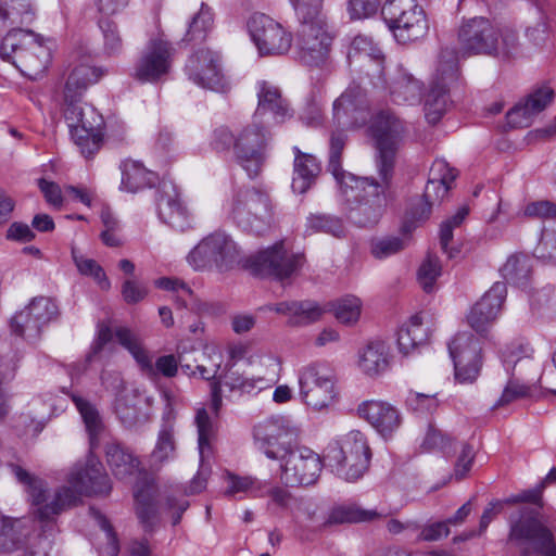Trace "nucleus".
Here are the masks:
<instances>
[{
    "instance_id": "f257e3e1",
    "label": "nucleus",
    "mask_w": 556,
    "mask_h": 556,
    "mask_svg": "<svg viewBox=\"0 0 556 556\" xmlns=\"http://www.w3.org/2000/svg\"><path fill=\"white\" fill-rule=\"evenodd\" d=\"M370 131L376 142L375 162L378 177H364L367 182L358 188L356 184L342 188L346 200L353 201L348 218L359 227L376 225L391 201L395 157L406 129L403 122L387 110L375 116Z\"/></svg>"
},
{
    "instance_id": "f03ea898",
    "label": "nucleus",
    "mask_w": 556,
    "mask_h": 556,
    "mask_svg": "<svg viewBox=\"0 0 556 556\" xmlns=\"http://www.w3.org/2000/svg\"><path fill=\"white\" fill-rule=\"evenodd\" d=\"M12 473L27 485L31 502L37 506V515L41 521H50L63 510L77 505L83 495H108L112 483L102 464L92 454L85 462L74 465L67 476V485L59 488L53 495L41 480L30 476L17 465L10 466Z\"/></svg>"
},
{
    "instance_id": "7ed1b4c3",
    "label": "nucleus",
    "mask_w": 556,
    "mask_h": 556,
    "mask_svg": "<svg viewBox=\"0 0 556 556\" xmlns=\"http://www.w3.org/2000/svg\"><path fill=\"white\" fill-rule=\"evenodd\" d=\"M458 47L463 54L492 55L507 59L518 52V36L514 30H501L489 18L475 16L459 26Z\"/></svg>"
},
{
    "instance_id": "20e7f679",
    "label": "nucleus",
    "mask_w": 556,
    "mask_h": 556,
    "mask_svg": "<svg viewBox=\"0 0 556 556\" xmlns=\"http://www.w3.org/2000/svg\"><path fill=\"white\" fill-rule=\"evenodd\" d=\"M52 41L28 29H10L0 43V58L30 79H37L51 62Z\"/></svg>"
},
{
    "instance_id": "39448f33",
    "label": "nucleus",
    "mask_w": 556,
    "mask_h": 556,
    "mask_svg": "<svg viewBox=\"0 0 556 556\" xmlns=\"http://www.w3.org/2000/svg\"><path fill=\"white\" fill-rule=\"evenodd\" d=\"M370 456L367 439L359 430H351L332 440L325 455L337 476L350 482L363 477Z\"/></svg>"
},
{
    "instance_id": "423d86ee",
    "label": "nucleus",
    "mask_w": 556,
    "mask_h": 556,
    "mask_svg": "<svg viewBox=\"0 0 556 556\" xmlns=\"http://www.w3.org/2000/svg\"><path fill=\"white\" fill-rule=\"evenodd\" d=\"M323 2L305 3L303 12L294 10L300 26L296 33L299 55L308 65H319L328 58L332 37L326 29Z\"/></svg>"
},
{
    "instance_id": "0eeeda50",
    "label": "nucleus",
    "mask_w": 556,
    "mask_h": 556,
    "mask_svg": "<svg viewBox=\"0 0 556 556\" xmlns=\"http://www.w3.org/2000/svg\"><path fill=\"white\" fill-rule=\"evenodd\" d=\"M509 540L517 543L526 556H556V538L540 519L536 507H523L510 521Z\"/></svg>"
},
{
    "instance_id": "6e6552de",
    "label": "nucleus",
    "mask_w": 556,
    "mask_h": 556,
    "mask_svg": "<svg viewBox=\"0 0 556 556\" xmlns=\"http://www.w3.org/2000/svg\"><path fill=\"white\" fill-rule=\"evenodd\" d=\"M241 250L233 239L223 231L204 237L186 256L189 266L195 271H226L241 262Z\"/></svg>"
},
{
    "instance_id": "1a4fd4ad",
    "label": "nucleus",
    "mask_w": 556,
    "mask_h": 556,
    "mask_svg": "<svg viewBox=\"0 0 556 556\" xmlns=\"http://www.w3.org/2000/svg\"><path fill=\"white\" fill-rule=\"evenodd\" d=\"M64 117L71 137L86 157L93 156L103 139L104 121L102 115L90 104L79 103V99L65 101Z\"/></svg>"
},
{
    "instance_id": "9d476101",
    "label": "nucleus",
    "mask_w": 556,
    "mask_h": 556,
    "mask_svg": "<svg viewBox=\"0 0 556 556\" xmlns=\"http://www.w3.org/2000/svg\"><path fill=\"white\" fill-rule=\"evenodd\" d=\"M232 217L243 230L265 233L274 225V210L268 193L256 187L240 189L233 199Z\"/></svg>"
},
{
    "instance_id": "9b49d317",
    "label": "nucleus",
    "mask_w": 556,
    "mask_h": 556,
    "mask_svg": "<svg viewBox=\"0 0 556 556\" xmlns=\"http://www.w3.org/2000/svg\"><path fill=\"white\" fill-rule=\"evenodd\" d=\"M382 15L399 43L417 41L428 33L426 12L417 0H387Z\"/></svg>"
},
{
    "instance_id": "f8f14e48",
    "label": "nucleus",
    "mask_w": 556,
    "mask_h": 556,
    "mask_svg": "<svg viewBox=\"0 0 556 556\" xmlns=\"http://www.w3.org/2000/svg\"><path fill=\"white\" fill-rule=\"evenodd\" d=\"M270 140L268 126L261 121H255L254 117L237 134L235 155L251 178L260 174L267 157Z\"/></svg>"
},
{
    "instance_id": "ddd939ff",
    "label": "nucleus",
    "mask_w": 556,
    "mask_h": 556,
    "mask_svg": "<svg viewBox=\"0 0 556 556\" xmlns=\"http://www.w3.org/2000/svg\"><path fill=\"white\" fill-rule=\"evenodd\" d=\"M300 396L315 412L328 410L337 400L334 379L321 364L303 366L298 374Z\"/></svg>"
},
{
    "instance_id": "4468645a",
    "label": "nucleus",
    "mask_w": 556,
    "mask_h": 556,
    "mask_svg": "<svg viewBox=\"0 0 556 556\" xmlns=\"http://www.w3.org/2000/svg\"><path fill=\"white\" fill-rule=\"evenodd\" d=\"M298 430L293 421L282 415L271 416L258 422L253 430L257 448L269 459L280 458L288 453Z\"/></svg>"
},
{
    "instance_id": "2eb2a0df",
    "label": "nucleus",
    "mask_w": 556,
    "mask_h": 556,
    "mask_svg": "<svg viewBox=\"0 0 556 556\" xmlns=\"http://www.w3.org/2000/svg\"><path fill=\"white\" fill-rule=\"evenodd\" d=\"M274 460L280 463V480L287 486L312 485L323 469L320 456L305 446H291L286 455Z\"/></svg>"
},
{
    "instance_id": "dca6fc26",
    "label": "nucleus",
    "mask_w": 556,
    "mask_h": 556,
    "mask_svg": "<svg viewBox=\"0 0 556 556\" xmlns=\"http://www.w3.org/2000/svg\"><path fill=\"white\" fill-rule=\"evenodd\" d=\"M248 30L261 55H282L292 45V35L280 23L263 13H254Z\"/></svg>"
},
{
    "instance_id": "f3484780",
    "label": "nucleus",
    "mask_w": 556,
    "mask_h": 556,
    "mask_svg": "<svg viewBox=\"0 0 556 556\" xmlns=\"http://www.w3.org/2000/svg\"><path fill=\"white\" fill-rule=\"evenodd\" d=\"M250 366L265 367L263 375H245L238 371H229L224 379V386L238 395L257 394L263 390L275 386L280 379L281 362L277 356H253Z\"/></svg>"
},
{
    "instance_id": "a211bd4d",
    "label": "nucleus",
    "mask_w": 556,
    "mask_h": 556,
    "mask_svg": "<svg viewBox=\"0 0 556 556\" xmlns=\"http://www.w3.org/2000/svg\"><path fill=\"white\" fill-rule=\"evenodd\" d=\"M528 346L511 344L503 351V363L511 378L507 382L496 406H505L516 400L531 395L533 384L520 383L518 378L526 377L525 370L534 367L533 361L528 355Z\"/></svg>"
},
{
    "instance_id": "6ab92c4d",
    "label": "nucleus",
    "mask_w": 556,
    "mask_h": 556,
    "mask_svg": "<svg viewBox=\"0 0 556 556\" xmlns=\"http://www.w3.org/2000/svg\"><path fill=\"white\" fill-rule=\"evenodd\" d=\"M115 337L118 343L124 346L135 358L141 372L150 379H155L159 375L166 378L176 376L178 371V362L174 355L160 356L155 363L152 356L143 346L140 338L127 328H117Z\"/></svg>"
},
{
    "instance_id": "aec40b11",
    "label": "nucleus",
    "mask_w": 556,
    "mask_h": 556,
    "mask_svg": "<svg viewBox=\"0 0 556 556\" xmlns=\"http://www.w3.org/2000/svg\"><path fill=\"white\" fill-rule=\"evenodd\" d=\"M454 363L455 379L459 383H472L482 367L481 345L471 332H458L448 343Z\"/></svg>"
},
{
    "instance_id": "412c9836",
    "label": "nucleus",
    "mask_w": 556,
    "mask_h": 556,
    "mask_svg": "<svg viewBox=\"0 0 556 556\" xmlns=\"http://www.w3.org/2000/svg\"><path fill=\"white\" fill-rule=\"evenodd\" d=\"M186 73L195 85L217 92H226L230 84L223 73L220 55L210 49H201L192 54Z\"/></svg>"
},
{
    "instance_id": "4be33fe9",
    "label": "nucleus",
    "mask_w": 556,
    "mask_h": 556,
    "mask_svg": "<svg viewBox=\"0 0 556 556\" xmlns=\"http://www.w3.org/2000/svg\"><path fill=\"white\" fill-rule=\"evenodd\" d=\"M55 303L45 296L35 298L25 308L11 319V329L27 340L39 338L42 328L56 317Z\"/></svg>"
},
{
    "instance_id": "5701e85b",
    "label": "nucleus",
    "mask_w": 556,
    "mask_h": 556,
    "mask_svg": "<svg viewBox=\"0 0 556 556\" xmlns=\"http://www.w3.org/2000/svg\"><path fill=\"white\" fill-rule=\"evenodd\" d=\"M174 49L163 39H151L142 50L134 68V77L142 83H155L167 75Z\"/></svg>"
},
{
    "instance_id": "b1692460",
    "label": "nucleus",
    "mask_w": 556,
    "mask_h": 556,
    "mask_svg": "<svg viewBox=\"0 0 556 556\" xmlns=\"http://www.w3.org/2000/svg\"><path fill=\"white\" fill-rule=\"evenodd\" d=\"M250 266L260 275L274 276L277 279L291 277L303 264L300 254H289L282 242L260 251L249 260Z\"/></svg>"
},
{
    "instance_id": "393cba45",
    "label": "nucleus",
    "mask_w": 556,
    "mask_h": 556,
    "mask_svg": "<svg viewBox=\"0 0 556 556\" xmlns=\"http://www.w3.org/2000/svg\"><path fill=\"white\" fill-rule=\"evenodd\" d=\"M157 194V214L163 223L177 231L192 228L193 218L173 182L163 181Z\"/></svg>"
},
{
    "instance_id": "a878e982",
    "label": "nucleus",
    "mask_w": 556,
    "mask_h": 556,
    "mask_svg": "<svg viewBox=\"0 0 556 556\" xmlns=\"http://www.w3.org/2000/svg\"><path fill=\"white\" fill-rule=\"evenodd\" d=\"M507 295L505 282H495L471 307L467 315L469 326L483 333L496 320Z\"/></svg>"
},
{
    "instance_id": "bb28decb",
    "label": "nucleus",
    "mask_w": 556,
    "mask_h": 556,
    "mask_svg": "<svg viewBox=\"0 0 556 556\" xmlns=\"http://www.w3.org/2000/svg\"><path fill=\"white\" fill-rule=\"evenodd\" d=\"M438 74L439 80L431 86L425 101V117L430 124H437L446 112L448 105L446 84L456 79V60L452 58L446 62L441 61Z\"/></svg>"
},
{
    "instance_id": "cd10ccee",
    "label": "nucleus",
    "mask_w": 556,
    "mask_h": 556,
    "mask_svg": "<svg viewBox=\"0 0 556 556\" xmlns=\"http://www.w3.org/2000/svg\"><path fill=\"white\" fill-rule=\"evenodd\" d=\"M357 415L383 438L391 437L402 425L400 410L382 400H367L357 406Z\"/></svg>"
},
{
    "instance_id": "c85d7f7f",
    "label": "nucleus",
    "mask_w": 556,
    "mask_h": 556,
    "mask_svg": "<svg viewBox=\"0 0 556 556\" xmlns=\"http://www.w3.org/2000/svg\"><path fill=\"white\" fill-rule=\"evenodd\" d=\"M367 102L359 86H350L333 102V121L339 127H358L367 121Z\"/></svg>"
},
{
    "instance_id": "c756f323",
    "label": "nucleus",
    "mask_w": 556,
    "mask_h": 556,
    "mask_svg": "<svg viewBox=\"0 0 556 556\" xmlns=\"http://www.w3.org/2000/svg\"><path fill=\"white\" fill-rule=\"evenodd\" d=\"M257 108L253 117L269 126L271 124H281L291 117L289 105L281 97L278 87L261 81L257 84Z\"/></svg>"
},
{
    "instance_id": "7c9ffc66",
    "label": "nucleus",
    "mask_w": 556,
    "mask_h": 556,
    "mask_svg": "<svg viewBox=\"0 0 556 556\" xmlns=\"http://www.w3.org/2000/svg\"><path fill=\"white\" fill-rule=\"evenodd\" d=\"M195 425L201 465L197 476L190 482L186 494H195L204 490L208 477V469L204 468V462L212 453L211 441L214 437V426L205 408L197 410Z\"/></svg>"
},
{
    "instance_id": "2f4dec72",
    "label": "nucleus",
    "mask_w": 556,
    "mask_h": 556,
    "mask_svg": "<svg viewBox=\"0 0 556 556\" xmlns=\"http://www.w3.org/2000/svg\"><path fill=\"white\" fill-rule=\"evenodd\" d=\"M553 97L554 92L547 86L535 89L523 101L517 103L507 112V124L510 127L530 126L533 117L546 109Z\"/></svg>"
},
{
    "instance_id": "473e14b6",
    "label": "nucleus",
    "mask_w": 556,
    "mask_h": 556,
    "mask_svg": "<svg viewBox=\"0 0 556 556\" xmlns=\"http://www.w3.org/2000/svg\"><path fill=\"white\" fill-rule=\"evenodd\" d=\"M357 368L369 378L383 375L391 364L390 348L381 340L369 341L357 352Z\"/></svg>"
},
{
    "instance_id": "72a5a7b5",
    "label": "nucleus",
    "mask_w": 556,
    "mask_h": 556,
    "mask_svg": "<svg viewBox=\"0 0 556 556\" xmlns=\"http://www.w3.org/2000/svg\"><path fill=\"white\" fill-rule=\"evenodd\" d=\"M294 162L291 188L296 193H305L316 181L321 167L316 157L293 147Z\"/></svg>"
},
{
    "instance_id": "f704fd0d",
    "label": "nucleus",
    "mask_w": 556,
    "mask_h": 556,
    "mask_svg": "<svg viewBox=\"0 0 556 556\" xmlns=\"http://www.w3.org/2000/svg\"><path fill=\"white\" fill-rule=\"evenodd\" d=\"M105 456L112 473L119 480L142 471L140 459L117 442L106 444Z\"/></svg>"
},
{
    "instance_id": "c9c22d12",
    "label": "nucleus",
    "mask_w": 556,
    "mask_h": 556,
    "mask_svg": "<svg viewBox=\"0 0 556 556\" xmlns=\"http://www.w3.org/2000/svg\"><path fill=\"white\" fill-rule=\"evenodd\" d=\"M429 329L422 324L420 315H414L404 323L397 331V349L401 354L408 356L427 343Z\"/></svg>"
},
{
    "instance_id": "e433bc0d",
    "label": "nucleus",
    "mask_w": 556,
    "mask_h": 556,
    "mask_svg": "<svg viewBox=\"0 0 556 556\" xmlns=\"http://www.w3.org/2000/svg\"><path fill=\"white\" fill-rule=\"evenodd\" d=\"M101 77L98 68L90 65L88 59H84L71 72L64 89V100L80 99L89 85L94 84Z\"/></svg>"
},
{
    "instance_id": "4c0bfd02",
    "label": "nucleus",
    "mask_w": 556,
    "mask_h": 556,
    "mask_svg": "<svg viewBox=\"0 0 556 556\" xmlns=\"http://www.w3.org/2000/svg\"><path fill=\"white\" fill-rule=\"evenodd\" d=\"M121 188L128 192H137L152 187L157 180L155 173L147 169L142 163L135 160H125L121 163Z\"/></svg>"
},
{
    "instance_id": "58836bf2",
    "label": "nucleus",
    "mask_w": 556,
    "mask_h": 556,
    "mask_svg": "<svg viewBox=\"0 0 556 556\" xmlns=\"http://www.w3.org/2000/svg\"><path fill=\"white\" fill-rule=\"evenodd\" d=\"M345 144V136L342 132H333L330 138V152L328 170L333 175L337 182L342 188H348L351 184L358 186L367 182L364 177H356L355 175L344 172L341 167V153Z\"/></svg>"
},
{
    "instance_id": "ea45409f",
    "label": "nucleus",
    "mask_w": 556,
    "mask_h": 556,
    "mask_svg": "<svg viewBox=\"0 0 556 556\" xmlns=\"http://www.w3.org/2000/svg\"><path fill=\"white\" fill-rule=\"evenodd\" d=\"M70 396L85 424L89 435L90 451H92L99 445V437L104 430L103 418L97 406L85 397L76 393H71Z\"/></svg>"
},
{
    "instance_id": "a19ab883",
    "label": "nucleus",
    "mask_w": 556,
    "mask_h": 556,
    "mask_svg": "<svg viewBox=\"0 0 556 556\" xmlns=\"http://www.w3.org/2000/svg\"><path fill=\"white\" fill-rule=\"evenodd\" d=\"M421 84L409 73L400 68L392 79L389 91L392 101L396 104H414L420 100Z\"/></svg>"
},
{
    "instance_id": "79ce46f5",
    "label": "nucleus",
    "mask_w": 556,
    "mask_h": 556,
    "mask_svg": "<svg viewBox=\"0 0 556 556\" xmlns=\"http://www.w3.org/2000/svg\"><path fill=\"white\" fill-rule=\"evenodd\" d=\"M175 457L176 441L174 429L170 425H164L159 431L155 446L149 456V467L151 470H160Z\"/></svg>"
},
{
    "instance_id": "37998d69",
    "label": "nucleus",
    "mask_w": 556,
    "mask_h": 556,
    "mask_svg": "<svg viewBox=\"0 0 556 556\" xmlns=\"http://www.w3.org/2000/svg\"><path fill=\"white\" fill-rule=\"evenodd\" d=\"M30 0H0V31L33 21Z\"/></svg>"
},
{
    "instance_id": "c03bdc74",
    "label": "nucleus",
    "mask_w": 556,
    "mask_h": 556,
    "mask_svg": "<svg viewBox=\"0 0 556 556\" xmlns=\"http://www.w3.org/2000/svg\"><path fill=\"white\" fill-rule=\"evenodd\" d=\"M225 495L235 496L243 493L251 497H264L268 491V481L252 476H238L227 472Z\"/></svg>"
},
{
    "instance_id": "a18cd8bd",
    "label": "nucleus",
    "mask_w": 556,
    "mask_h": 556,
    "mask_svg": "<svg viewBox=\"0 0 556 556\" xmlns=\"http://www.w3.org/2000/svg\"><path fill=\"white\" fill-rule=\"evenodd\" d=\"M136 514L144 526H151L156 516V486L151 481L135 485Z\"/></svg>"
},
{
    "instance_id": "49530a36",
    "label": "nucleus",
    "mask_w": 556,
    "mask_h": 556,
    "mask_svg": "<svg viewBox=\"0 0 556 556\" xmlns=\"http://www.w3.org/2000/svg\"><path fill=\"white\" fill-rule=\"evenodd\" d=\"M451 188L452 186L450 185L428 179L420 207H415L412 211L413 218L416 220L427 219L430 216L432 206L440 203L447 195Z\"/></svg>"
},
{
    "instance_id": "de8ad7c7",
    "label": "nucleus",
    "mask_w": 556,
    "mask_h": 556,
    "mask_svg": "<svg viewBox=\"0 0 556 556\" xmlns=\"http://www.w3.org/2000/svg\"><path fill=\"white\" fill-rule=\"evenodd\" d=\"M71 252L73 262L80 275L92 278L102 290H108L110 288V280L97 261L87 257L74 245L72 247Z\"/></svg>"
},
{
    "instance_id": "09e8293b",
    "label": "nucleus",
    "mask_w": 556,
    "mask_h": 556,
    "mask_svg": "<svg viewBox=\"0 0 556 556\" xmlns=\"http://www.w3.org/2000/svg\"><path fill=\"white\" fill-rule=\"evenodd\" d=\"M379 517L380 514L376 510H366L354 505H344L333 508L325 521V525L371 521Z\"/></svg>"
},
{
    "instance_id": "8fccbe9b",
    "label": "nucleus",
    "mask_w": 556,
    "mask_h": 556,
    "mask_svg": "<svg viewBox=\"0 0 556 556\" xmlns=\"http://www.w3.org/2000/svg\"><path fill=\"white\" fill-rule=\"evenodd\" d=\"M531 271L530 258L525 254L510 255L501 268L502 276L517 286L526 283Z\"/></svg>"
},
{
    "instance_id": "3c124183",
    "label": "nucleus",
    "mask_w": 556,
    "mask_h": 556,
    "mask_svg": "<svg viewBox=\"0 0 556 556\" xmlns=\"http://www.w3.org/2000/svg\"><path fill=\"white\" fill-rule=\"evenodd\" d=\"M115 410L119 420L128 428H131L147 419V416L137 407L136 393L118 397Z\"/></svg>"
},
{
    "instance_id": "603ef678",
    "label": "nucleus",
    "mask_w": 556,
    "mask_h": 556,
    "mask_svg": "<svg viewBox=\"0 0 556 556\" xmlns=\"http://www.w3.org/2000/svg\"><path fill=\"white\" fill-rule=\"evenodd\" d=\"M334 317L345 325L355 324L362 312V301L354 295L343 296L332 303Z\"/></svg>"
},
{
    "instance_id": "864d4df0",
    "label": "nucleus",
    "mask_w": 556,
    "mask_h": 556,
    "mask_svg": "<svg viewBox=\"0 0 556 556\" xmlns=\"http://www.w3.org/2000/svg\"><path fill=\"white\" fill-rule=\"evenodd\" d=\"M326 311L311 301L294 302L293 317L288 320L290 326L299 327L313 324L321 318Z\"/></svg>"
},
{
    "instance_id": "5fc2aeb1",
    "label": "nucleus",
    "mask_w": 556,
    "mask_h": 556,
    "mask_svg": "<svg viewBox=\"0 0 556 556\" xmlns=\"http://www.w3.org/2000/svg\"><path fill=\"white\" fill-rule=\"evenodd\" d=\"M307 233L324 231L333 237H342L344 235V226L342 220L328 215H309L306 219Z\"/></svg>"
},
{
    "instance_id": "6e6d98bb",
    "label": "nucleus",
    "mask_w": 556,
    "mask_h": 556,
    "mask_svg": "<svg viewBox=\"0 0 556 556\" xmlns=\"http://www.w3.org/2000/svg\"><path fill=\"white\" fill-rule=\"evenodd\" d=\"M92 517L103 533L104 545L99 548L100 556H117L119 553V544L117 536L104 515L100 511L91 510Z\"/></svg>"
},
{
    "instance_id": "4d7b16f0",
    "label": "nucleus",
    "mask_w": 556,
    "mask_h": 556,
    "mask_svg": "<svg viewBox=\"0 0 556 556\" xmlns=\"http://www.w3.org/2000/svg\"><path fill=\"white\" fill-rule=\"evenodd\" d=\"M441 263L438 256L429 254L421 263L417 278L418 282L426 292H432L438 277L441 275Z\"/></svg>"
},
{
    "instance_id": "13d9d810",
    "label": "nucleus",
    "mask_w": 556,
    "mask_h": 556,
    "mask_svg": "<svg viewBox=\"0 0 556 556\" xmlns=\"http://www.w3.org/2000/svg\"><path fill=\"white\" fill-rule=\"evenodd\" d=\"M406 247V241L400 237L388 236L382 238L372 239L370 243V251L374 257L378 260L387 258L394 255Z\"/></svg>"
},
{
    "instance_id": "bf43d9fd",
    "label": "nucleus",
    "mask_w": 556,
    "mask_h": 556,
    "mask_svg": "<svg viewBox=\"0 0 556 556\" xmlns=\"http://www.w3.org/2000/svg\"><path fill=\"white\" fill-rule=\"evenodd\" d=\"M213 25V14L208 7L202 3L199 13L192 18L188 28V40H202Z\"/></svg>"
},
{
    "instance_id": "052dcab7",
    "label": "nucleus",
    "mask_w": 556,
    "mask_h": 556,
    "mask_svg": "<svg viewBox=\"0 0 556 556\" xmlns=\"http://www.w3.org/2000/svg\"><path fill=\"white\" fill-rule=\"evenodd\" d=\"M99 26L103 34V47L108 54H115L122 50L123 41L117 26L109 18H99Z\"/></svg>"
},
{
    "instance_id": "680f3d73",
    "label": "nucleus",
    "mask_w": 556,
    "mask_h": 556,
    "mask_svg": "<svg viewBox=\"0 0 556 556\" xmlns=\"http://www.w3.org/2000/svg\"><path fill=\"white\" fill-rule=\"evenodd\" d=\"M535 255L545 261L556 262V230H544L535 248Z\"/></svg>"
},
{
    "instance_id": "e2e57ef3",
    "label": "nucleus",
    "mask_w": 556,
    "mask_h": 556,
    "mask_svg": "<svg viewBox=\"0 0 556 556\" xmlns=\"http://www.w3.org/2000/svg\"><path fill=\"white\" fill-rule=\"evenodd\" d=\"M228 355L231 362L238 363L241 361H245L247 365L250 366V359L253 356L263 357V356H275L271 353H265L262 351H253L250 343L245 342H237L232 343L228 346Z\"/></svg>"
},
{
    "instance_id": "0e129e2a",
    "label": "nucleus",
    "mask_w": 556,
    "mask_h": 556,
    "mask_svg": "<svg viewBox=\"0 0 556 556\" xmlns=\"http://www.w3.org/2000/svg\"><path fill=\"white\" fill-rule=\"evenodd\" d=\"M406 404L414 412L431 413L437 408L438 400L434 395L409 392L406 397Z\"/></svg>"
},
{
    "instance_id": "69168bd1",
    "label": "nucleus",
    "mask_w": 556,
    "mask_h": 556,
    "mask_svg": "<svg viewBox=\"0 0 556 556\" xmlns=\"http://www.w3.org/2000/svg\"><path fill=\"white\" fill-rule=\"evenodd\" d=\"M457 173L444 160H435L429 170V180L452 186Z\"/></svg>"
},
{
    "instance_id": "338daca9",
    "label": "nucleus",
    "mask_w": 556,
    "mask_h": 556,
    "mask_svg": "<svg viewBox=\"0 0 556 556\" xmlns=\"http://www.w3.org/2000/svg\"><path fill=\"white\" fill-rule=\"evenodd\" d=\"M553 295L552 286H546L534 291L530 298L531 309L538 314L548 315L549 300Z\"/></svg>"
},
{
    "instance_id": "774afa93",
    "label": "nucleus",
    "mask_w": 556,
    "mask_h": 556,
    "mask_svg": "<svg viewBox=\"0 0 556 556\" xmlns=\"http://www.w3.org/2000/svg\"><path fill=\"white\" fill-rule=\"evenodd\" d=\"M523 214L529 217L556 218V203L536 201L526 205Z\"/></svg>"
}]
</instances>
